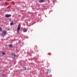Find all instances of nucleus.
Wrapping results in <instances>:
<instances>
[{
  "instance_id": "obj_7",
  "label": "nucleus",
  "mask_w": 77,
  "mask_h": 77,
  "mask_svg": "<svg viewBox=\"0 0 77 77\" xmlns=\"http://www.w3.org/2000/svg\"><path fill=\"white\" fill-rule=\"evenodd\" d=\"M44 2L43 0H40L39 1V2L41 3L42 2Z\"/></svg>"
},
{
  "instance_id": "obj_9",
  "label": "nucleus",
  "mask_w": 77,
  "mask_h": 77,
  "mask_svg": "<svg viewBox=\"0 0 77 77\" xmlns=\"http://www.w3.org/2000/svg\"><path fill=\"white\" fill-rule=\"evenodd\" d=\"M13 46L12 45V44H11L9 46V47L11 48Z\"/></svg>"
},
{
  "instance_id": "obj_5",
  "label": "nucleus",
  "mask_w": 77,
  "mask_h": 77,
  "mask_svg": "<svg viewBox=\"0 0 77 77\" xmlns=\"http://www.w3.org/2000/svg\"><path fill=\"white\" fill-rule=\"evenodd\" d=\"M15 55L14 54H12V57L13 59H14L15 58Z\"/></svg>"
},
{
  "instance_id": "obj_14",
  "label": "nucleus",
  "mask_w": 77,
  "mask_h": 77,
  "mask_svg": "<svg viewBox=\"0 0 77 77\" xmlns=\"http://www.w3.org/2000/svg\"><path fill=\"white\" fill-rule=\"evenodd\" d=\"M6 1H9V0H6Z\"/></svg>"
},
{
  "instance_id": "obj_10",
  "label": "nucleus",
  "mask_w": 77,
  "mask_h": 77,
  "mask_svg": "<svg viewBox=\"0 0 77 77\" xmlns=\"http://www.w3.org/2000/svg\"><path fill=\"white\" fill-rule=\"evenodd\" d=\"M2 53L3 55H5V52H2Z\"/></svg>"
},
{
  "instance_id": "obj_11",
  "label": "nucleus",
  "mask_w": 77,
  "mask_h": 77,
  "mask_svg": "<svg viewBox=\"0 0 77 77\" xmlns=\"http://www.w3.org/2000/svg\"><path fill=\"white\" fill-rule=\"evenodd\" d=\"M48 55H51V54L50 53H49L48 54Z\"/></svg>"
},
{
  "instance_id": "obj_1",
  "label": "nucleus",
  "mask_w": 77,
  "mask_h": 77,
  "mask_svg": "<svg viewBox=\"0 0 77 77\" xmlns=\"http://www.w3.org/2000/svg\"><path fill=\"white\" fill-rule=\"evenodd\" d=\"M20 29V26H18L17 27V31L18 32Z\"/></svg>"
},
{
  "instance_id": "obj_4",
  "label": "nucleus",
  "mask_w": 77,
  "mask_h": 77,
  "mask_svg": "<svg viewBox=\"0 0 77 77\" xmlns=\"http://www.w3.org/2000/svg\"><path fill=\"white\" fill-rule=\"evenodd\" d=\"M7 32L6 31H3L2 33L4 35H5L6 34Z\"/></svg>"
},
{
  "instance_id": "obj_2",
  "label": "nucleus",
  "mask_w": 77,
  "mask_h": 77,
  "mask_svg": "<svg viewBox=\"0 0 77 77\" xmlns=\"http://www.w3.org/2000/svg\"><path fill=\"white\" fill-rule=\"evenodd\" d=\"M5 17L6 18H8L11 17V14H6L5 15Z\"/></svg>"
},
{
  "instance_id": "obj_8",
  "label": "nucleus",
  "mask_w": 77,
  "mask_h": 77,
  "mask_svg": "<svg viewBox=\"0 0 77 77\" xmlns=\"http://www.w3.org/2000/svg\"><path fill=\"white\" fill-rule=\"evenodd\" d=\"M49 73H50V71L49 70H48V71L47 72V74H48Z\"/></svg>"
},
{
  "instance_id": "obj_13",
  "label": "nucleus",
  "mask_w": 77,
  "mask_h": 77,
  "mask_svg": "<svg viewBox=\"0 0 77 77\" xmlns=\"http://www.w3.org/2000/svg\"><path fill=\"white\" fill-rule=\"evenodd\" d=\"M2 28H0V31L2 30Z\"/></svg>"
},
{
  "instance_id": "obj_3",
  "label": "nucleus",
  "mask_w": 77,
  "mask_h": 77,
  "mask_svg": "<svg viewBox=\"0 0 77 77\" xmlns=\"http://www.w3.org/2000/svg\"><path fill=\"white\" fill-rule=\"evenodd\" d=\"M27 30H28V29H26L25 28L24 29H23V32H26L27 31Z\"/></svg>"
},
{
  "instance_id": "obj_12",
  "label": "nucleus",
  "mask_w": 77,
  "mask_h": 77,
  "mask_svg": "<svg viewBox=\"0 0 77 77\" xmlns=\"http://www.w3.org/2000/svg\"><path fill=\"white\" fill-rule=\"evenodd\" d=\"M24 68H25V69H24V70H26V67H24Z\"/></svg>"
},
{
  "instance_id": "obj_15",
  "label": "nucleus",
  "mask_w": 77,
  "mask_h": 77,
  "mask_svg": "<svg viewBox=\"0 0 77 77\" xmlns=\"http://www.w3.org/2000/svg\"><path fill=\"white\" fill-rule=\"evenodd\" d=\"M0 54H1V53H0Z\"/></svg>"
},
{
  "instance_id": "obj_6",
  "label": "nucleus",
  "mask_w": 77,
  "mask_h": 77,
  "mask_svg": "<svg viewBox=\"0 0 77 77\" xmlns=\"http://www.w3.org/2000/svg\"><path fill=\"white\" fill-rule=\"evenodd\" d=\"M14 24V23L13 21H12L11 23H10V25L12 26Z\"/></svg>"
}]
</instances>
